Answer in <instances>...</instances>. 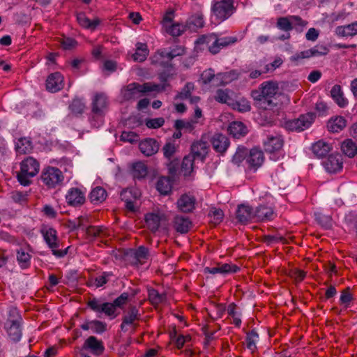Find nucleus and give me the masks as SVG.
<instances>
[{
	"mask_svg": "<svg viewBox=\"0 0 357 357\" xmlns=\"http://www.w3.org/2000/svg\"><path fill=\"white\" fill-rule=\"evenodd\" d=\"M278 91V84L273 81L263 82L259 90L252 91L251 96L254 100L264 109H271L273 106L272 98Z\"/></svg>",
	"mask_w": 357,
	"mask_h": 357,
	"instance_id": "obj_1",
	"label": "nucleus"
},
{
	"mask_svg": "<svg viewBox=\"0 0 357 357\" xmlns=\"http://www.w3.org/2000/svg\"><path fill=\"white\" fill-rule=\"evenodd\" d=\"M165 90V84L164 86L158 85L153 82H146L140 84L137 82H132L127 85L122 90V96L123 100H130L138 98L142 94L149 92L155 91L160 92Z\"/></svg>",
	"mask_w": 357,
	"mask_h": 357,
	"instance_id": "obj_2",
	"label": "nucleus"
},
{
	"mask_svg": "<svg viewBox=\"0 0 357 357\" xmlns=\"http://www.w3.org/2000/svg\"><path fill=\"white\" fill-rule=\"evenodd\" d=\"M39 167V162L32 157L23 160L20 164V171L17 175L19 183L24 186L30 185L31 183L30 178L38 174Z\"/></svg>",
	"mask_w": 357,
	"mask_h": 357,
	"instance_id": "obj_3",
	"label": "nucleus"
},
{
	"mask_svg": "<svg viewBox=\"0 0 357 357\" xmlns=\"http://www.w3.org/2000/svg\"><path fill=\"white\" fill-rule=\"evenodd\" d=\"M236 37L227 36L218 38L217 34L211 33L208 36H202L197 40L198 43H206L208 45V51L213 54H218L223 47H227L237 42Z\"/></svg>",
	"mask_w": 357,
	"mask_h": 357,
	"instance_id": "obj_4",
	"label": "nucleus"
},
{
	"mask_svg": "<svg viewBox=\"0 0 357 357\" xmlns=\"http://www.w3.org/2000/svg\"><path fill=\"white\" fill-rule=\"evenodd\" d=\"M40 232L44 238L45 243L51 249L52 255L57 258L64 257L69 249V247L59 250V241L57 237V231L52 227H43Z\"/></svg>",
	"mask_w": 357,
	"mask_h": 357,
	"instance_id": "obj_5",
	"label": "nucleus"
},
{
	"mask_svg": "<svg viewBox=\"0 0 357 357\" xmlns=\"http://www.w3.org/2000/svg\"><path fill=\"white\" fill-rule=\"evenodd\" d=\"M234 0H219L213 3L211 11L217 20L223 22L236 10Z\"/></svg>",
	"mask_w": 357,
	"mask_h": 357,
	"instance_id": "obj_6",
	"label": "nucleus"
},
{
	"mask_svg": "<svg viewBox=\"0 0 357 357\" xmlns=\"http://www.w3.org/2000/svg\"><path fill=\"white\" fill-rule=\"evenodd\" d=\"M234 79H236V74L233 71L215 75L214 70L209 68L201 74V79L204 84L213 82L216 86L225 85Z\"/></svg>",
	"mask_w": 357,
	"mask_h": 357,
	"instance_id": "obj_7",
	"label": "nucleus"
},
{
	"mask_svg": "<svg viewBox=\"0 0 357 357\" xmlns=\"http://www.w3.org/2000/svg\"><path fill=\"white\" fill-rule=\"evenodd\" d=\"M40 178L48 188H55L62 184L64 176L59 169L54 167H47L43 169Z\"/></svg>",
	"mask_w": 357,
	"mask_h": 357,
	"instance_id": "obj_8",
	"label": "nucleus"
},
{
	"mask_svg": "<svg viewBox=\"0 0 357 357\" xmlns=\"http://www.w3.org/2000/svg\"><path fill=\"white\" fill-rule=\"evenodd\" d=\"M87 307L96 313H103L111 319L116 318L119 313L113 303L102 302L100 299L93 298L86 303Z\"/></svg>",
	"mask_w": 357,
	"mask_h": 357,
	"instance_id": "obj_9",
	"label": "nucleus"
},
{
	"mask_svg": "<svg viewBox=\"0 0 357 357\" xmlns=\"http://www.w3.org/2000/svg\"><path fill=\"white\" fill-rule=\"evenodd\" d=\"M315 118L313 113L309 112L301 114L298 118L286 122V128L291 131L301 132L312 125Z\"/></svg>",
	"mask_w": 357,
	"mask_h": 357,
	"instance_id": "obj_10",
	"label": "nucleus"
},
{
	"mask_svg": "<svg viewBox=\"0 0 357 357\" xmlns=\"http://www.w3.org/2000/svg\"><path fill=\"white\" fill-rule=\"evenodd\" d=\"M329 52L328 48L323 45H317L311 49L297 52L290 57V61L298 64L302 59L312 56L326 55Z\"/></svg>",
	"mask_w": 357,
	"mask_h": 357,
	"instance_id": "obj_11",
	"label": "nucleus"
},
{
	"mask_svg": "<svg viewBox=\"0 0 357 357\" xmlns=\"http://www.w3.org/2000/svg\"><path fill=\"white\" fill-rule=\"evenodd\" d=\"M236 219L238 222L243 225H246L252 221H255L253 208L249 205L243 204L238 205L236 211Z\"/></svg>",
	"mask_w": 357,
	"mask_h": 357,
	"instance_id": "obj_12",
	"label": "nucleus"
},
{
	"mask_svg": "<svg viewBox=\"0 0 357 357\" xmlns=\"http://www.w3.org/2000/svg\"><path fill=\"white\" fill-rule=\"evenodd\" d=\"M66 200L69 206H81L86 201L85 194L77 188H72L68 190L66 195Z\"/></svg>",
	"mask_w": 357,
	"mask_h": 357,
	"instance_id": "obj_13",
	"label": "nucleus"
},
{
	"mask_svg": "<svg viewBox=\"0 0 357 357\" xmlns=\"http://www.w3.org/2000/svg\"><path fill=\"white\" fill-rule=\"evenodd\" d=\"M240 270V268L236 264H227V263H218L215 267H206L204 268V273L211 274H229L237 273Z\"/></svg>",
	"mask_w": 357,
	"mask_h": 357,
	"instance_id": "obj_14",
	"label": "nucleus"
},
{
	"mask_svg": "<svg viewBox=\"0 0 357 357\" xmlns=\"http://www.w3.org/2000/svg\"><path fill=\"white\" fill-rule=\"evenodd\" d=\"M83 350H89L96 356L103 354L105 347L102 340H98L95 336H89L84 342Z\"/></svg>",
	"mask_w": 357,
	"mask_h": 357,
	"instance_id": "obj_15",
	"label": "nucleus"
},
{
	"mask_svg": "<svg viewBox=\"0 0 357 357\" xmlns=\"http://www.w3.org/2000/svg\"><path fill=\"white\" fill-rule=\"evenodd\" d=\"M264 160V153L261 150L253 148L248 151L246 157V163L250 169L256 170L262 165Z\"/></svg>",
	"mask_w": 357,
	"mask_h": 357,
	"instance_id": "obj_16",
	"label": "nucleus"
},
{
	"mask_svg": "<svg viewBox=\"0 0 357 357\" xmlns=\"http://www.w3.org/2000/svg\"><path fill=\"white\" fill-rule=\"evenodd\" d=\"M63 86V77L59 72L50 74L46 79V89L52 93L61 90Z\"/></svg>",
	"mask_w": 357,
	"mask_h": 357,
	"instance_id": "obj_17",
	"label": "nucleus"
},
{
	"mask_svg": "<svg viewBox=\"0 0 357 357\" xmlns=\"http://www.w3.org/2000/svg\"><path fill=\"white\" fill-rule=\"evenodd\" d=\"M208 145L207 142L202 140L196 141L191 145V151L190 155H192L194 158L204 162L208 151Z\"/></svg>",
	"mask_w": 357,
	"mask_h": 357,
	"instance_id": "obj_18",
	"label": "nucleus"
},
{
	"mask_svg": "<svg viewBox=\"0 0 357 357\" xmlns=\"http://www.w3.org/2000/svg\"><path fill=\"white\" fill-rule=\"evenodd\" d=\"M140 319L141 314L139 309L136 306L130 305L122 318L121 329L125 331L124 328L126 325H133L135 328L137 327V324H135V321H139Z\"/></svg>",
	"mask_w": 357,
	"mask_h": 357,
	"instance_id": "obj_19",
	"label": "nucleus"
},
{
	"mask_svg": "<svg viewBox=\"0 0 357 357\" xmlns=\"http://www.w3.org/2000/svg\"><path fill=\"white\" fill-rule=\"evenodd\" d=\"M326 170L330 173H336L342 168V157L340 154H331L323 162Z\"/></svg>",
	"mask_w": 357,
	"mask_h": 357,
	"instance_id": "obj_20",
	"label": "nucleus"
},
{
	"mask_svg": "<svg viewBox=\"0 0 357 357\" xmlns=\"http://www.w3.org/2000/svg\"><path fill=\"white\" fill-rule=\"evenodd\" d=\"M255 221H271L275 217L273 209L266 205H260L254 211Z\"/></svg>",
	"mask_w": 357,
	"mask_h": 357,
	"instance_id": "obj_21",
	"label": "nucleus"
},
{
	"mask_svg": "<svg viewBox=\"0 0 357 357\" xmlns=\"http://www.w3.org/2000/svg\"><path fill=\"white\" fill-rule=\"evenodd\" d=\"M172 223L174 229L180 234H186L192 227L190 219L184 215H176Z\"/></svg>",
	"mask_w": 357,
	"mask_h": 357,
	"instance_id": "obj_22",
	"label": "nucleus"
},
{
	"mask_svg": "<svg viewBox=\"0 0 357 357\" xmlns=\"http://www.w3.org/2000/svg\"><path fill=\"white\" fill-rule=\"evenodd\" d=\"M108 98L103 93H97L94 95L91 102V110L106 113L108 107Z\"/></svg>",
	"mask_w": 357,
	"mask_h": 357,
	"instance_id": "obj_23",
	"label": "nucleus"
},
{
	"mask_svg": "<svg viewBox=\"0 0 357 357\" xmlns=\"http://www.w3.org/2000/svg\"><path fill=\"white\" fill-rule=\"evenodd\" d=\"M139 148L144 155L151 156L158 151L159 144L154 139L147 138L139 143Z\"/></svg>",
	"mask_w": 357,
	"mask_h": 357,
	"instance_id": "obj_24",
	"label": "nucleus"
},
{
	"mask_svg": "<svg viewBox=\"0 0 357 357\" xmlns=\"http://www.w3.org/2000/svg\"><path fill=\"white\" fill-rule=\"evenodd\" d=\"M211 142L214 150L220 153H225L229 145L228 138L220 133H215L212 137Z\"/></svg>",
	"mask_w": 357,
	"mask_h": 357,
	"instance_id": "obj_25",
	"label": "nucleus"
},
{
	"mask_svg": "<svg viewBox=\"0 0 357 357\" xmlns=\"http://www.w3.org/2000/svg\"><path fill=\"white\" fill-rule=\"evenodd\" d=\"M152 63L165 68H172V64L169 61V52L165 49L159 50L151 58Z\"/></svg>",
	"mask_w": 357,
	"mask_h": 357,
	"instance_id": "obj_26",
	"label": "nucleus"
},
{
	"mask_svg": "<svg viewBox=\"0 0 357 357\" xmlns=\"http://www.w3.org/2000/svg\"><path fill=\"white\" fill-rule=\"evenodd\" d=\"M264 149L266 152L273 153L279 151L283 146V139L280 135H268L264 142Z\"/></svg>",
	"mask_w": 357,
	"mask_h": 357,
	"instance_id": "obj_27",
	"label": "nucleus"
},
{
	"mask_svg": "<svg viewBox=\"0 0 357 357\" xmlns=\"http://www.w3.org/2000/svg\"><path fill=\"white\" fill-rule=\"evenodd\" d=\"M195 199L192 196L183 195L177 201V206L183 213H190L195 208Z\"/></svg>",
	"mask_w": 357,
	"mask_h": 357,
	"instance_id": "obj_28",
	"label": "nucleus"
},
{
	"mask_svg": "<svg viewBox=\"0 0 357 357\" xmlns=\"http://www.w3.org/2000/svg\"><path fill=\"white\" fill-rule=\"evenodd\" d=\"M331 145L323 140H319L312 146V151L317 158H324L331 151Z\"/></svg>",
	"mask_w": 357,
	"mask_h": 357,
	"instance_id": "obj_29",
	"label": "nucleus"
},
{
	"mask_svg": "<svg viewBox=\"0 0 357 357\" xmlns=\"http://www.w3.org/2000/svg\"><path fill=\"white\" fill-rule=\"evenodd\" d=\"M228 131L234 138H241L248 133V128L241 121H233L230 123Z\"/></svg>",
	"mask_w": 357,
	"mask_h": 357,
	"instance_id": "obj_30",
	"label": "nucleus"
},
{
	"mask_svg": "<svg viewBox=\"0 0 357 357\" xmlns=\"http://www.w3.org/2000/svg\"><path fill=\"white\" fill-rule=\"evenodd\" d=\"M331 95L335 103L342 108L345 107L348 105L347 99L344 96L343 91L340 85H334L331 91Z\"/></svg>",
	"mask_w": 357,
	"mask_h": 357,
	"instance_id": "obj_31",
	"label": "nucleus"
},
{
	"mask_svg": "<svg viewBox=\"0 0 357 357\" xmlns=\"http://www.w3.org/2000/svg\"><path fill=\"white\" fill-rule=\"evenodd\" d=\"M77 20L79 25L82 27L93 31L95 30L101 22L99 18H95L94 20H91L86 16L85 13H77Z\"/></svg>",
	"mask_w": 357,
	"mask_h": 357,
	"instance_id": "obj_32",
	"label": "nucleus"
},
{
	"mask_svg": "<svg viewBox=\"0 0 357 357\" xmlns=\"http://www.w3.org/2000/svg\"><path fill=\"white\" fill-rule=\"evenodd\" d=\"M163 216V215L155 213L146 214L145 216V221L148 228L153 232L158 231Z\"/></svg>",
	"mask_w": 357,
	"mask_h": 357,
	"instance_id": "obj_33",
	"label": "nucleus"
},
{
	"mask_svg": "<svg viewBox=\"0 0 357 357\" xmlns=\"http://www.w3.org/2000/svg\"><path fill=\"white\" fill-rule=\"evenodd\" d=\"M204 25L203 14L198 12L188 18L186 22V26L192 31H196L198 29L202 28Z\"/></svg>",
	"mask_w": 357,
	"mask_h": 357,
	"instance_id": "obj_34",
	"label": "nucleus"
},
{
	"mask_svg": "<svg viewBox=\"0 0 357 357\" xmlns=\"http://www.w3.org/2000/svg\"><path fill=\"white\" fill-rule=\"evenodd\" d=\"M21 324H5L9 338L13 342H18L22 337V329L20 327Z\"/></svg>",
	"mask_w": 357,
	"mask_h": 357,
	"instance_id": "obj_35",
	"label": "nucleus"
},
{
	"mask_svg": "<svg viewBox=\"0 0 357 357\" xmlns=\"http://www.w3.org/2000/svg\"><path fill=\"white\" fill-rule=\"evenodd\" d=\"M346 125L347 121L344 117L337 116L328 121L327 128L330 132H339L346 127Z\"/></svg>",
	"mask_w": 357,
	"mask_h": 357,
	"instance_id": "obj_36",
	"label": "nucleus"
},
{
	"mask_svg": "<svg viewBox=\"0 0 357 357\" xmlns=\"http://www.w3.org/2000/svg\"><path fill=\"white\" fill-rule=\"evenodd\" d=\"M195 160L196 159L194 158V156L190 154L183 158L181 163V172L184 176H189L191 175L195 168Z\"/></svg>",
	"mask_w": 357,
	"mask_h": 357,
	"instance_id": "obj_37",
	"label": "nucleus"
},
{
	"mask_svg": "<svg viewBox=\"0 0 357 357\" xmlns=\"http://www.w3.org/2000/svg\"><path fill=\"white\" fill-rule=\"evenodd\" d=\"M336 33L340 36H354L357 35V22L344 26H338L335 30Z\"/></svg>",
	"mask_w": 357,
	"mask_h": 357,
	"instance_id": "obj_38",
	"label": "nucleus"
},
{
	"mask_svg": "<svg viewBox=\"0 0 357 357\" xmlns=\"http://www.w3.org/2000/svg\"><path fill=\"white\" fill-rule=\"evenodd\" d=\"M107 197L106 190L100 187L97 186L93 188L89 194V199L91 203L97 204L102 202Z\"/></svg>",
	"mask_w": 357,
	"mask_h": 357,
	"instance_id": "obj_39",
	"label": "nucleus"
},
{
	"mask_svg": "<svg viewBox=\"0 0 357 357\" xmlns=\"http://www.w3.org/2000/svg\"><path fill=\"white\" fill-rule=\"evenodd\" d=\"M148 299L153 306H157L166 301L167 295L160 294L156 289L151 288L148 289Z\"/></svg>",
	"mask_w": 357,
	"mask_h": 357,
	"instance_id": "obj_40",
	"label": "nucleus"
},
{
	"mask_svg": "<svg viewBox=\"0 0 357 357\" xmlns=\"http://www.w3.org/2000/svg\"><path fill=\"white\" fill-rule=\"evenodd\" d=\"M172 179L170 176L160 177L156 184L157 190L162 195H167L172 190Z\"/></svg>",
	"mask_w": 357,
	"mask_h": 357,
	"instance_id": "obj_41",
	"label": "nucleus"
},
{
	"mask_svg": "<svg viewBox=\"0 0 357 357\" xmlns=\"http://www.w3.org/2000/svg\"><path fill=\"white\" fill-rule=\"evenodd\" d=\"M17 261L22 268H26L30 266L31 255L24 248H20L17 251Z\"/></svg>",
	"mask_w": 357,
	"mask_h": 357,
	"instance_id": "obj_42",
	"label": "nucleus"
},
{
	"mask_svg": "<svg viewBox=\"0 0 357 357\" xmlns=\"http://www.w3.org/2000/svg\"><path fill=\"white\" fill-rule=\"evenodd\" d=\"M136 46V51L135 54H133L132 58L135 61L142 62L146 59L149 54L147 45L145 43H138Z\"/></svg>",
	"mask_w": 357,
	"mask_h": 357,
	"instance_id": "obj_43",
	"label": "nucleus"
},
{
	"mask_svg": "<svg viewBox=\"0 0 357 357\" xmlns=\"http://www.w3.org/2000/svg\"><path fill=\"white\" fill-rule=\"evenodd\" d=\"M341 149L349 158L354 157L357 153V146L351 139H346L342 142Z\"/></svg>",
	"mask_w": 357,
	"mask_h": 357,
	"instance_id": "obj_44",
	"label": "nucleus"
},
{
	"mask_svg": "<svg viewBox=\"0 0 357 357\" xmlns=\"http://www.w3.org/2000/svg\"><path fill=\"white\" fill-rule=\"evenodd\" d=\"M259 335L256 330L252 329V331H249L246 334L245 337V344L246 347L251 351L252 352H254L257 349V345L256 343L258 340Z\"/></svg>",
	"mask_w": 357,
	"mask_h": 357,
	"instance_id": "obj_45",
	"label": "nucleus"
},
{
	"mask_svg": "<svg viewBox=\"0 0 357 357\" xmlns=\"http://www.w3.org/2000/svg\"><path fill=\"white\" fill-rule=\"evenodd\" d=\"M105 115V113L91 110L89 121L91 126L93 128L100 127L103 124Z\"/></svg>",
	"mask_w": 357,
	"mask_h": 357,
	"instance_id": "obj_46",
	"label": "nucleus"
},
{
	"mask_svg": "<svg viewBox=\"0 0 357 357\" xmlns=\"http://www.w3.org/2000/svg\"><path fill=\"white\" fill-rule=\"evenodd\" d=\"M147 167L144 163L138 162L133 164L132 173L135 178H143L147 175Z\"/></svg>",
	"mask_w": 357,
	"mask_h": 357,
	"instance_id": "obj_47",
	"label": "nucleus"
},
{
	"mask_svg": "<svg viewBox=\"0 0 357 357\" xmlns=\"http://www.w3.org/2000/svg\"><path fill=\"white\" fill-rule=\"evenodd\" d=\"M354 300L351 289L347 287L341 291L340 304L347 309L350 307L351 302Z\"/></svg>",
	"mask_w": 357,
	"mask_h": 357,
	"instance_id": "obj_48",
	"label": "nucleus"
},
{
	"mask_svg": "<svg viewBox=\"0 0 357 357\" xmlns=\"http://www.w3.org/2000/svg\"><path fill=\"white\" fill-rule=\"evenodd\" d=\"M291 30L295 29L298 33L303 31L304 29L307 25L308 22L306 20H303L298 15H290Z\"/></svg>",
	"mask_w": 357,
	"mask_h": 357,
	"instance_id": "obj_49",
	"label": "nucleus"
},
{
	"mask_svg": "<svg viewBox=\"0 0 357 357\" xmlns=\"http://www.w3.org/2000/svg\"><path fill=\"white\" fill-rule=\"evenodd\" d=\"M32 149L31 142L26 138H20L16 145V151L20 154H26Z\"/></svg>",
	"mask_w": 357,
	"mask_h": 357,
	"instance_id": "obj_50",
	"label": "nucleus"
},
{
	"mask_svg": "<svg viewBox=\"0 0 357 357\" xmlns=\"http://www.w3.org/2000/svg\"><path fill=\"white\" fill-rule=\"evenodd\" d=\"M22 317H20L17 307L11 306L8 309V318L6 324H21Z\"/></svg>",
	"mask_w": 357,
	"mask_h": 357,
	"instance_id": "obj_51",
	"label": "nucleus"
},
{
	"mask_svg": "<svg viewBox=\"0 0 357 357\" xmlns=\"http://www.w3.org/2000/svg\"><path fill=\"white\" fill-rule=\"evenodd\" d=\"M85 109V104L82 99L75 98L69 105V109L75 115L81 114Z\"/></svg>",
	"mask_w": 357,
	"mask_h": 357,
	"instance_id": "obj_52",
	"label": "nucleus"
},
{
	"mask_svg": "<svg viewBox=\"0 0 357 357\" xmlns=\"http://www.w3.org/2000/svg\"><path fill=\"white\" fill-rule=\"evenodd\" d=\"M276 26L280 30L288 32L291 31V24L290 15L287 17H280L277 20Z\"/></svg>",
	"mask_w": 357,
	"mask_h": 357,
	"instance_id": "obj_53",
	"label": "nucleus"
},
{
	"mask_svg": "<svg viewBox=\"0 0 357 357\" xmlns=\"http://www.w3.org/2000/svg\"><path fill=\"white\" fill-rule=\"evenodd\" d=\"M195 89V85L192 82H187L182 90L177 93L175 97L176 100H185L190 97L192 91Z\"/></svg>",
	"mask_w": 357,
	"mask_h": 357,
	"instance_id": "obj_54",
	"label": "nucleus"
},
{
	"mask_svg": "<svg viewBox=\"0 0 357 357\" xmlns=\"http://www.w3.org/2000/svg\"><path fill=\"white\" fill-rule=\"evenodd\" d=\"M229 92L228 89H218L214 96V99L220 103L230 104L231 98L229 96Z\"/></svg>",
	"mask_w": 357,
	"mask_h": 357,
	"instance_id": "obj_55",
	"label": "nucleus"
},
{
	"mask_svg": "<svg viewBox=\"0 0 357 357\" xmlns=\"http://www.w3.org/2000/svg\"><path fill=\"white\" fill-rule=\"evenodd\" d=\"M149 256V250L144 246H139L137 250L134 252V257L136 261L143 264L146 259H147Z\"/></svg>",
	"mask_w": 357,
	"mask_h": 357,
	"instance_id": "obj_56",
	"label": "nucleus"
},
{
	"mask_svg": "<svg viewBox=\"0 0 357 357\" xmlns=\"http://www.w3.org/2000/svg\"><path fill=\"white\" fill-rule=\"evenodd\" d=\"M107 330V325L105 322L99 320L91 321V331L97 334H102Z\"/></svg>",
	"mask_w": 357,
	"mask_h": 357,
	"instance_id": "obj_57",
	"label": "nucleus"
},
{
	"mask_svg": "<svg viewBox=\"0 0 357 357\" xmlns=\"http://www.w3.org/2000/svg\"><path fill=\"white\" fill-rule=\"evenodd\" d=\"M86 234L92 237H100L107 234V229L100 226H89L86 229Z\"/></svg>",
	"mask_w": 357,
	"mask_h": 357,
	"instance_id": "obj_58",
	"label": "nucleus"
},
{
	"mask_svg": "<svg viewBox=\"0 0 357 357\" xmlns=\"http://www.w3.org/2000/svg\"><path fill=\"white\" fill-rule=\"evenodd\" d=\"M248 150L244 147H238L233 156L232 162L234 164L239 165L243 160H246Z\"/></svg>",
	"mask_w": 357,
	"mask_h": 357,
	"instance_id": "obj_59",
	"label": "nucleus"
},
{
	"mask_svg": "<svg viewBox=\"0 0 357 357\" xmlns=\"http://www.w3.org/2000/svg\"><path fill=\"white\" fill-rule=\"evenodd\" d=\"M165 29L167 32L174 37L181 36V33L184 31V26L180 24H169V26Z\"/></svg>",
	"mask_w": 357,
	"mask_h": 357,
	"instance_id": "obj_60",
	"label": "nucleus"
},
{
	"mask_svg": "<svg viewBox=\"0 0 357 357\" xmlns=\"http://www.w3.org/2000/svg\"><path fill=\"white\" fill-rule=\"evenodd\" d=\"M28 194L26 192L13 191L10 193V197L15 203L22 204L26 202Z\"/></svg>",
	"mask_w": 357,
	"mask_h": 357,
	"instance_id": "obj_61",
	"label": "nucleus"
},
{
	"mask_svg": "<svg viewBox=\"0 0 357 357\" xmlns=\"http://www.w3.org/2000/svg\"><path fill=\"white\" fill-rule=\"evenodd\" d=\"M129 298V294L127 292L122 293L119 296L114 300L112 302L114 307L117 310V307L122 308L127 303Z\"/></svg>",
	"mask_w": 357,
	"mask_h": 357,
	"instance_id": "obj_62",
	"label": "nucleus"
},
{
	"mask_svg": "<svg viewBox=\"0 0 357 357\" xmlns=\"http://www.w3.org/2000/svg\"><path fill=\"white\" fill-rule=\"evenodd\" d=\"M165 123V119L162 117L150 119L146 120V126L149 128L156 129L162 127Z\"/></svg>",
	"mask_w": 357,
	"mask_h": 357,
	"instance_id": "obj_63",
	"label": "nucleus"
},
{
	"mask_svg": "<svg viewBox=\"0 0 357 357\" xmlns=\"http://www.w3.org/2000/svg\"><path fill=\"white\" fill-rule=\"evenodd\" d=\"M59 42L62 48L66 50H72L77 45V41L72 38H63L60 39Z\"/></svg>",
	"mask_w": 357,
	"mask_h": 357,
	"instance_id": "obj_64",
	"label": "nucleus"
}]
</instances>
